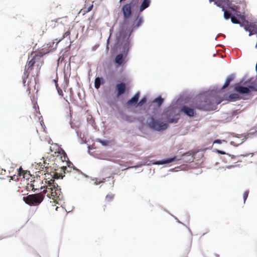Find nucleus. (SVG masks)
<instances>
[{
  "instance_id": "nucleus-1",
  "label": "nucleus",
  "mask_w": 257,
  "mask_h": 257,
  "mask_svg": "<svg viewBox=\"0 0 257 257\" xmlns=\"http://www.w3.org/2000/svg\"><path fill=\"white\" fill-rule=\"evenodd\" d=\"M45 182L47 185L44 186V189L42 192L29 195L27 196L23 197V200L25 202L31 206H37L39 205L44 198V194L48 193L47 196L49 198H52L56 201V199L60 200L62 197L61 189L58 184L55 182L54 179L47 180L45 179Z\"/></svg>"
},
{
  "instance_id": "nucleus-2",
  "label": "nucleus",
  "mask_w": 257,
  "mask_h": 257,
  "mask_svg": "<svg viewBox=\"0 0 257 257\" xmlns=\"http://www.w3.org/2000/svg\"><path fill=\"white\" fill-rule=\"evenodd\" d=\"M49 52H43L42 51H39L37 53H35L32 52L31 53V56L32 57L31 59L29 60L26 66L24 71V74L25 75V77L23 78V83L25 84L26 83V79L27 78L30 74L32 73V71L33 69V67L34 65L37 63V66L38 68V71L36 73V75L37 76L39 73L41 65H40V63L42 65L43 63V60L42 59V57L46 54L48 53Z\"/></svg>"
},
{
  "instance_id": "nucleus-3",
  "label": "nucleus",
  "mask_w": 257,
  "mask_h": 257,
  "mask_svg": "<svg viewBox=\"0 0 257 257\" xmlns=\"http://www.w3.org/2000/svg\"><path fill=\"white\" fill-rule=\"evenodd\" d=\"M194 107L197 109L210 111L215 109V105L208 98L205 97L203 100L197 101L194 103Z\"/></svg>"
},
{
  "instance_id": "nucleus-4",
  "label": "nucleus",
  "mask_w": 257,
  "mask_h": 257,
  "mask_svg": "<svg viewBox=\"0 0 257 257\" xmlns=\"http://www.w3.org/2000/svg\"><path fill=\"white\" fill-rule=\"evenodd\" d=\"M148 122H149V124L151 128L157 131L165 130L168 127V123L155 120L153 117H151Z\"/></svg>"
},
{
  "instance_id": "nucleus-5",
  "label": "nucleus",
  "mask_w": 257,
  "mask_h": 257,
  "mask_svg": "<svg viewBox=\"0 0 257 257\" xmlns=\"http://www.w3.org/2000/svg\"><path fill=\"white\" fill-rule=\"evenodd\" d=\"M59 156L62 162H66L67 165V166H63L62 167L64 173L71 172L72 169L74 170V167L72 166H73V164L69 161L67 154L63 150L61 152L60 154H59Z\"/></svg>"
},
{
  "instance_id": "nucleus-6",
  "label": "nucleus",
  "mask_w": 257,
  "mask_h": 257,
  "mask_svg": "<svg viewBox=\"0 0 257 257\" xmlns=\"http://www.w3.org/2000/svg\"><path fill=\"white\" fill-rule=\"evenodd\" d=\"M116 38L117 43L118 44L119 43H122L123 41H124V48H127V50H128L130 47V42L128 38H127V34L126 31L123 29L121 30L116 33Z\"/></svg>"
},
{
  "instance_id": "nucleus-7",
  "label": "nucleus",
  "mask_w": 257,
  "mask_h": 257,
  "mask_svg": "<svg viewBox=\"0 0 257 257\" xmlns=\"http://www.w3.org/2000/svg\"><path fill=\"white\" fill-rule=\"evenodd\" d=\"M196 108L194 107V103L191 105V107L186 105H183L180 108V111L184 113L190 117H193L196 114L195 109Z\"/></svg>"
},
{
  "instance_id": "nucleus-8",
  "label": "nucleus",
  "mask_w": 257,
  "mask_h": 257,
  "mask_svg": "<svg viewBox=\"0 0 257 257\" xmlns=\"http://www.w3.org/2000/svg\"><path fill=\"white\" fill-rule=\"evenodd\" d=\"M123 18L124 20L128 19L132 15V3L124 5L122 8Z\"/></svg>"
},
{
  "instance_id": "nucleus-9",
  "label": "nucleus",
  "mask_w": 257,
  "mask_h": 257,
  "mask_svg": "<svg viewBox=\"0 0 257 257\" xmlns=\"http://www.w3.org/2000/svg\"><path fill=\"white\" fill-rule=\"evenodd\" d=\"M249 88L252 90H255L252 86H249V88H247L246 87L240 86L238 84H236L234 85L235 90L240 94L249 93L250 92Z\"/></svg>"
},
{
  "instance_id": "nucleus-10",
  "label": "nucleus",
  "mask_w": 257,
  "mask_h": 257,
  "mask_svg": "<svg viewBox=\"0 0 257 257\" xmlns=\"http://www.w3.org/2000/svg\"><path fill=\"white\" fill-rule=\"evenodd\" d=\"M49 150L52 156L58 157L63 149L57 144H52L50 147Z\"/></svg>"
},
{
  "instance_id": "nucleus-11",
  "label": "nucleus",
  "mask_w": 257,
  "mask_h": 257,
  "mask_svg": "<svg viewBox=\"0 0 257 257\" xmlns=\"http://www.w3.org/2000/svg\"><path fill=\"white\" fill-rule=\"evenodd\" d=\"M116 89L117 91V96H119L125 92L126 89L125 84L122 82L117 84Z\"/></svg>"
},
{
  "instance_id": "nucleus-12",
  "label": "nucleus",
  "mask_w": 257,
  "mask_h": 257,
  "mask_svg": "<svg viewBox=\"0 0 257 257\" xmlns=\"http://www.w3.org/2000/svg\"><path fill=\"white\" fill-rule=\"evenodd\" d=\"M140 93L137 92L130 100L127 102V105L136 104L138 101Z\"/></svg>"
},
{
  "instance_id": "nucleus-13",
  "label": "nucleus",
  "mask_w": 257,
  "mask_h": 257,
  "mask_svg": "<svg viewBox=\"0 0 257 257\" xmlns=\"http://www.w3.org/2000/svg\"><path fill=\"white\" fill-rule=\"evenodd\" d=\"M115 62L119 66L122 65L124 63V60L123 58V55L119 54L117 55L115 58Z\"/></svg>"
},
{
  "instance_id": "nucleus-14",
  "label": "nucleus",
  "mask_w": 257,
  "mask_h": 257,
  "mask_svg": "<svg viewBox=\"0 0 257 257\" xmlns=\"http://www.w3.org/2000/svg\"><path fill=\"white\" fill-rule=\"evenodd\" d=\"M234 76L233 74L229 75L226 79L225 83L222 87V89H224L228 87L230 83L234 79Z\"/></svg>"
},
{
  "instance_id": "nucleus-15",
  "label": "nucleus",
  "mask_w": 257,
  "mask_h": 257,
  "mask_svg": "<svg viewBox=\"0 0 257 257\" xmlns=\"http://www.w3.org/2000/svg\"><path fill=\"white\" fill-rule=\"evenodd\" d=\"M70 31L69 30H68V31H67L66 32H65L62 35V37L59 39V40H58V39H56L55 40L56 41H57L56 45H55V48L53 49H55L56 48V46L57 45V44L61 41H62L63 39H64L65 38H66L67 37H69V38H70Z\"/></svg>"
},
{
  "instance_id": "nucleus-16",
  "label": "nucleus",
  "mask_w": 257,
  "mask_h": 257,
  "mask_svg": "<svg viewBox=\"0 0 257 257\" xmlns=\"http://www.w3.org/2000/svg\"><path fill=\"white\" fill-rule=\"evenodd\" d=\"M179 159H177L176 157H174L171 158L167 159L165 160L159 161L157 164H168L171 162H173L175 161L179 160Z\"/></svg>"
},
{
  "instance_id": "nucleus-17",
  "label": "nucleus",
  "mask_w": 257,
  "mask_h": 257,
  "mask_svg": "<svg viewBox=\"0 0 257 257\" xmlns=\"http://www.w3.org/2000/svg\"><path fill=\"white\" fill-rule=\"evenodd\" d=\"M17 171L18 172V175H14L13 176H12L11 177V178L10 180V181L11 180H15V181H17L19 180V176H21L22 175V173H24V171L22 170V167H20L18 169H17Z\"/></svg>"
},
{
  "instance_id": "nucleus-18",
  "label": "nucleus",
  "mask_w": 257,
  "mask_h": 257,
  "mask_svg": "<svg viewBox=\"0 0 257 257\" xmlns=\"http://www.w3.org/2000/svg\"><path fill=\"white\" fill-rule=\"evenodd\" d=\"M150 4V0H144L140 8V11L142 12L145 9L149 7Z\"/></svg>"
},
{
  "instance_id": "nucleus-19",
  "label": "nucleus",
  "mask_w": 257,
  "mask_h": 257,
  "mask_svg": "<svg viewBox=\"0 0 257 257\" xmlns=\"http://www.w3.org/2000/svg\"><path fill=\"white\" fill-rule=\"evenodd\" d=\"M50 5L51 9H55L58 10L61 9V5L58 3H57V1L56 2L54 1H50Z\"/></svg>"
},
{
  "instance_id": "nucleus-20",
  "label": "nucleus",
  "mask_w": 257,
  "mask_h": 257,
  "mask_svg": "<svg viewBox=\"0 0 257 257\" xmlns=\"http://www.w3.org/2000/svg\"><path fill=\"white\" fill-rule=\"evenodd\" d=\"M163 101H164V99L161 96H159V97L155 98L153 100V102L156 103L157 104V105L158 106H160L163 102Z\"/></svg>"
},
{
  "instance_id": "nucleus-21",
  "label": "nucleus",
  "mask_w": 257,
  "mask_h": 257,
  "mask_svg": "<svg viewBox=\"0 0 257 257\" xmlns=\"http://www.w3.org/2000/svg\"><path fill=\"white\" fill-rule=\"evenodd\" d=\"M100 78L99 77H96L94 81V86L96 89H98L100 86Z\"/></svg>"
},
{
  "instance_id": "nucleus-22",
  "label": "nucleus",
  "mask_w": 257,
  "mask_h": 257,
  "mask_svg": "<svg viewBox=\"0 0 257 257\" xmlns=\"http://www.w3.org/2000/svg\"><path fill=\"white\" fill-rule=\"evenodd\" d=\"M54 81H55V82L56 87L57 88V92H58L59 95L63 96V94L62 90L58 86V84L57 83V81H56V80H55Z\"/></svg>"
},
{
  "instance_id": "nucleus-23",
  "label": "nucleus",
  "mask_w": 257,
  "mask_h": 257,
  "mask_svg": "<svg viewBox=\"0 0 257 257\" xmlns=\"http://www.w3.org/2000/svg\"><path fill=\"white\" fill-rule=\"evenodd\" d=\"M222 10L224 11V17L225 19L227 20L229 18H231V13L229 12L225 11L224 8L222 9Z\"/></svg>"
},
{
  "instance_id": "nucleus-24",
  "label": "nucleus",
  "mask_w": 257,
  "mask_h": 257,
  "mask_svg": "<svg viewBox=\"0 0 257 257\" xmlns=\"http://www.w3.org/2000/svg\"><path fill=\"white\" fill-rule=\"evenodd\" d=\"M114 196V194H107L105 197V200L108 202L111 201L113 199Z\"/></svg>"
},
{
  "instance_id": "nucleus-25",
  "label": "nucleus",
  "mask_w": 257,
  "mask_h": 257,
  "mask_svg": "<svg viewBox=\"0 0 257 257\" xmlns=\"http://www.w3.org/2000/svg\"><path fill=\"white\" fill-rule=\"evenodd\" d=\"M247 138H249V137H251L252 136H254V137H256L257 136V131H250L249 133H248L247 134Z\"/></svg>"
},
{
  "instance_id": "nucleus-26",
  "label": "nucleus",
  "mask_w": 257,
  "mask_h": 257,
  "mask_svg": "<svg viewBox=\"0 0 257 257\" xmlns=\"http://www.w3.org/2000/svg\"><path fill=\"white\" fill-rule=\"evenodd\" d=\"M210 2H214L215 4L218 7L223 8L222 3L220 0H210Z\"/></svg>"
},
{
  "instance_id": "nucleus-27",
  "label": "nucleus",
  "mask_w": 257,
  "mask_h": 257,
  "mask_svg": "<svg viewBox=\"0 0 257 257\" xmlns=\"http://www.w3.org/2000/svg\"><path fill=\"white\" fill-rule=\"evenodd\" d=\"M231 21L233 24H240L239 21L234 16L231 17Z\"/></svg>"
},
{
  "instance_id": "nucleus-28",
  "label": "nucleus",
  "mask_w": 257,
  "mask_h": 257,
  "mask_svg": "<svg viewBox=\"0 0 257 257\" xmlns=\"http://www.w3.org/2000/svg\"><path fill=\"white\" fill-rule=\"evenodd\" d=\"M253 28V26L252 24H247L245 25L244 28L246 31L249 32L251 28Z\"/></svg>"
},
{
  "instance_id": "nucleus-29",
  "label": "nucleus",
  "mask_w": 257,
  "mask_h": 257,
  "mask_svg": "<svg viewBox=\"0 0 257 257\" xmlns=\"http://www.w3.org/2000/svg\"><path fill=\"white\" fill-rule=\"evenodd\" d=\"M248 193H249V191L248 190H246L243 194V200H244V203H245L246 200L247 199V198L248 195Z\"/></svg>"
},
{
  "instance_id": "nucleus-30",
  "label": "nucleus",
  "mask_w": 257,
  "mask_h": 257,
  "mask_svg": "<svg viewBox=\"0 0 257 257\" xmlns=\"http://www.w3.org/2000/svg\"><path fill=\"white\" fill-rule=\"evenodd\" d=\"M94 181V184L98 185L100 183L104 182L105 178H103L102 180H98V179L95 178V179L93 180Z\"/></svg>"
},
{
  "instance_id": "nucleus-31",
  "label": "nucleus",
  "mask_w": 257,
  "mask_h": 257,
  "mask_svg": "<svg viewBox=\"0 0 257 257\" xmlns=\"http://www.w3.org/2000/svg\"><path fill=\"white\" fill-rule=\"evenodd\" d=\"M147 101V99L146 97L143 98L138 103V105L139 106H142L144 103H145Z\"/></svg>"
},
{
  "instance_id": "nucleus-32",
  "label": "nucleus",
  "mask_w": 257,
  "mask_h": 257,
  "mask_svg": "<svg viewBox=\"0 0 257 257\" xmlns=\"http://www.w3.org/2000/svg\"><path fill=\"white\" fill-rule=\"evenodd\" d=\"M229 97L231 99L235 100V99H237L238 97V95L236 94H230Z\"/></svg>"
},
{
  "instance_id": "nucleus-33",
  "label": "nucleus",
  "mask_w": 257,
  "mask_h": 257,
  "mask_svg": "<svg viewBox=\"0 0 257 257\" xmlns=\"http://www.w3.org/2000/svg\"><path fill=\"white\" fill-rule=\"evenodd\" d=\"M249 36H250L253 34H255L256 33V31L254 29V27L253 28H251L250 30L249 31Z\"/></svg>"
},
{
  "instance_id": "nucleus-34",
  "label": "nucleus",
  "mask_w": 257,
  "mask_h": 257,
  "mask_svg": "<svg viewBox=\"0 0 257 257\" xmlns=\"http://www.w3.org/2000/svg\"><path fill=\"white\" fill-rule=\"evenodd\" d=\"M143 23V19L142 18H139V19L138 21L137 24L136 25V27H139Z\"/></svg>"
},
{
  "instance_id": "nucleus-35",
  "label": "nucleus",
  "mask_w": 257,
  "mask_h": 257,
  "mask_svg": "<svg viewBox=\"0 0 257 257\" xmlns=\"http://www.w3.org/2000/svg\"><path fill=\"white\" fill-rule=\"evenodd\" d=\"M242 141H241V142L240 143H236L235 141H231L230 142V145H232V146H238L239 144H241L242 143Z\"/></svg>"
},
{
  "instance_id": "nucleus-36",
  "label": "nucleus",
  "mask_w": 257,
  "mask_h": 257,
  "mask_svg": "<svg viewBox=\"0 0 257 257\" xmlns=\"http://www.w3.org/2000/svg\"><path fill=\"white\" fill-rule=\"evenodd\" d=\"M68 90L69 91V97L71 98L72 97L73 95V91H72V88H70L68 89Z\"/></svg>"
},
{
  "instance_id": "nucleus-37",
  "label": "nucleus",
  "mask_w": 257,
  "mask_h": 257,
  "mask_svg": "<svg viewBox=\"0 0 257 257\" xmlns=\"http://www.w3.org/2000/svg\"><path fill=\"white\" fill-rule=\"evenodd\" d=\"M99 142H100L101 144H102L104 146H106L108 144V142L106 141H102L99 140L98 141Z\"/></svg>"
},
{
  "instance_id": "nucleus-38",
  "label": "nucleus",
  "mask_w": 257,
  "mask_h": 257,
  "mask_svg": "<svg viewBox=\"0 0 257 257\" xmlns=\"http://www.w3.org/2000/svg\"><path fill=\"white\" fill-rule=\"evenodd\" d=\"M34 183V181L33 182V183L31 184V187H32V190H34V191H35L36 190H38L39 189L38 188H36L35 187V186Z\"/></svg>"
},
{
  "instance_id": "nucleus-39",
  "label": "nucleus",
  "mask_w": 257,
  "mask_h": 257,
  "mask_svg": "<svg viewBox=\"0 0 257 257\" xmlns=\"http://www.w3.org/2000/svg\"><path fill=\"white\" fill-rule=\"evenodd\" d=\"M92 7H93V5H91L90 7H89L88 9L87 12L90 11L92 8Z\"/></svg>"
},
{
  "instance_id": "nucleus-40",
  "label": "nucleus",
  "mask_w": 257,
  "mask_h": 257,
  "mask_svg": "<svg viewBox=\"0 0 257 257\" xmlns=\"http://www.w3.org/2000/svg\"><path fill=\"white\" fill-rule=\"evenodd\" d=\"M186 155H190V153H185V154H184L183 155H182V157H184Z\"/></svg>"
},
{
  "instance_id": "nucleus-41",
  "label": "nucleus",
  "mask_w": 257,
  "mask_h": 257,
  "mask_svg": "<svg viewBox=\"0 0 257 257\" xmlns=\"http://www.w3.org/2000/svg\"><path fill=\"white\" fill-rule=\"evenodd\" d=\"M67 97V96H66V97H64V99L68 102V103H69V102H68V101L66 99V98Z\"/></svg>"
},
{
  "instance_id": "nucleus-42",
  "label": "nucleus",
  "mask_w": 257,
  "mask_h": 257,
  "mask_svg": "<svg viewBox=\"0 0 257 257\" xmlns=\"http://www.w3.org/2000/svg\"><path fill=\"white\" fill-rule=\"evenodd\" d=\"M27 91H29V93H30V88L29 87L27 89Z\"/></svg>"
},
{
  "instance_id": "nucleus-43",
  "label": "nucleus",
  "mask_w": 257,
  "mask_h": 257,
  "mask_svg": "<svg viewBox=\"0 0 257 257\" xmlns=\"http://www.w3.org/2000/svg\"><path fill=\"white\" fill-rule=\"evenodd\" d=\"M68 80H66V86H68Z\"/></svg>"
},
{
  "instance_id": "nucleus-44",
  "label": "nucleus",
  "mask_w": 257,
  "mask_h": 257,
  "mask_svg": "<svg viewBox=\"0 0 257 257\" xmlns=\"http://www.w3.org/2000/svg\"><path fill=\"white\" fill-rule=\"evenodd\" d=\"M49 45H50L49 46V47H51V43H50L49 44H47V46H49Z\"/></svg>"
},
{
  "instance_id": "nucleus-45",
  "label": "nucleus",
  "mask_w": 257,
  "mask_h": 257,
  "mask_svg": "<svg viewBox=\"0 0 257 257\" xmlns=\"http://www.w3.org/2000/svg\"><path fill=\"white\" fill-rule=\"evenodd\" d=\"M123 48H124V50H125V49H126L127 52L128 51V50H127V48H124V47H123ZM123 52H125V50H123Z\"/></svg>"
},
{
  "instance_id": "nucleus-46",
  "label": "nucleus",
  "mask_w": 257,
  "mask_h": 257,
  "mask_svg": "<svg viewBox=\"0 0 257 257\" xmlns=\"http://www.w3.org/2000/svg\"><path fill=\"white\" fill-rule=\"evenodd\" d=\"M219 153H220L221 154H224V152H220Z\"/></svg>"
},
{
  "instance_id": "nucleus-47",
  "label": "nucleus",
  "mask_w": 257,
  "mask_h": 257,
  "mask_svg": "<svg viewBox=\"0 0 257 257\" xmlns=\"http://www.w3.org/2000/svg\"><path fill=\"white\" fill-rule=\"evenodd\" d=\"M170 122H171V123L173 122V120H170Z\"/></svg>"
},
{
  "instance_id": "nucleus-48",
  "label": "nucleus",
  "mask_w": 257,
  "mask_h": 257,
  "mask_svg": "<svg viewBox=\"0 0 257 257\" xmlns=\"http://www.w3.org/2000/svg\"><path fill=\"white\" fill-rule=\"evenodd\" d=\"M44 167H45V168H48V166H44Z\"/></svg>"
},
{
  "instance_id": "nucleus-49",
  "label": "nucleus",
  "mask_w": 257,
  "mask_h": 257,
  "mask_svg": "<svg viewBox=\"0 0 257 257\" xmlns=\"http://www.w3.org/2000/svg\"><path fill=\"white\" fill-rule=\"evenodd\" d=\"M54 43H54V42L52 43V44L53 45H54Z\"/></svg>"
}]
</instances>
